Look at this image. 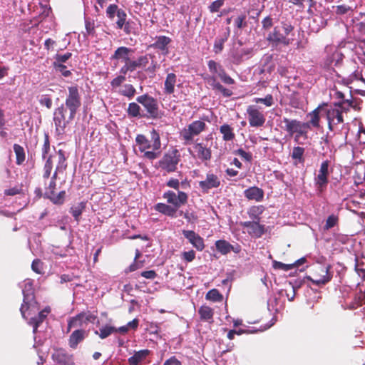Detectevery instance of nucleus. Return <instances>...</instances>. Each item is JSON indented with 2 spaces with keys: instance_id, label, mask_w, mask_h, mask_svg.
<instances>
[{
  "instance_id": "nucleus-1",
  "label": "nucleus",
  "mask_w": 365,
  "mask_h": 365,
  "mask_svg": "<svg viewBox=\"0 0 365 365\" xmlns=\"http://www.w3.org/2000/svg\"><path fill=\"white\" fill-rule=\"evenodd\" d=\"M163 197L167 200L169 204L173 206L165 204L158 203L155 206V210L170 217H175L178 208L185 205L187 202L188 195L183 191H178V194L175 192L168 190L163 194Z\"/></svg>"
},
{
  "instance_id": "nucleus-2",
  "label": "nucleus",
  "mask_w": 365,
  "mask_h": 365,
  "mask_svg": "<svg viewBox=\"0 0 365 365\" xmlns=\"http://www.w3.org/2000/svg\"><path fill=\"white\" fill-rule=\"evenodd\" d=\"M136 145L138 150L143 153V157L148 160H154L160 155L161 142L159 133L153 129L150 133V139L146 136L139 134L135 138Z\"/></svg>"
},
{
  "instance_id": "nucleus-3",
  "label": "nucleus",
  "mask_w": 365,
  "mask_h": 365,
  "mask_svg": "<svg viewBox=\"0 0 365 365\" xmlns=\"http://www.w3.org/2000/svg\"><path fill=\"white\" fill-rule=\"evenodd\" d=\"M294 26L287 21H281L279 24L276 25L272 31L269 32L267 37V41L273 46L283 45L289 46L292 39L288 36L294 31Z\"/></svg>"
},
{
  "instance_id": "nucleus-4",
  "label": "nucleus",
  "mask_w": 365,
  "mask_h": 365,
  "mask_svg": "<svg viewBox=\"0 0 365 365\" xmlns=\"http://www.w3.org/2000/svg\"><path fill=\"white\" fill-rule=\"evenodd\" d=\"M282 122L284 125L282 126V129L285 130L290 136L294 135V140L298 141L300 137L307 138V133L310 130L309 123H304L297 119H290L288 118H284Z\"/></svg>"
},
{
  "instance_id": "nucleus-5",
  "label": "nucleus",
  "mask_w": 365,
  "mask_h": 365,
  "mask_svg": "<svg viewBox=\"0 0 365 365\" xmlns=\"http://www.w3.org/2000/svg\"><path fill=\"white\" fill-rule=\"evenodd\" d=\"M136 101L145 108L146 118L160 119L163 115V112L160 110L158 100L148 93L143 94L136 98Z\"/></svg>"
},
{
  "instance_id": "nucleus-6",
  "label": "nucleus",
  "mask_w": 365,
  "mask_h": 365,
  "mask_svg": "<svg viewBox=\"0 0 365 365\" xmlns=\"http://www.w3.org/2000/svg\"><path fill=\"white\" fill-rule=\"evenodd\" d=\"M331 268L330 264H318L313 268L311 275L307 276L306 278L314 285L323 286L330 282L332 278Z\"/></svg>"
},
{
  "instance_id": "nucleus-7",
  "label": "nucleus",
  "mask_w": 365,
  "mask_h": 365,
  "mask_svg": "<svg viewBox=\"0 0 365 365\" xmlns=\"http://www.w3.org/2000/svg\"><path fill=\"white\" fill-rule=\"evenodd\" d=\"M207 129L206 123L202 120H195L183 128L180 133V138L184 145H190L194 142V137L199 135Z\"/></svg>"
},
{
  "instance_id": "nucleus-8",
  "label": "nucleus",
  "mask_w": 365,
  "mask_h": 365,
  "mask_svg": "<svg viewBox=\"0 0 365 365\" xmlns=\"http://www.w3.org/2000/svg\"><path fill=\"white\" fill-rule=\"evenodd\" d=\"M24 299L20 307V312L24 319H27L26 314L31 315L35 312L36 302L32 291V283L26 282L23 289Z\"/></svg>"
},
{
  "instance_id": "nucleus-9",
  "label": "nucleus",
  "mask_w": 365,
  "mask_h": 365,
  "mask_svg": "<svg viewBox=\"0 0 365 365\" xmlns=\"http://www.w3.org/2000/svg\"><path fill=\"white\" fill-rule=\"evenodd\" d=\"M68 91L65 105L66 108L69 110V120H73L81 106V98L77 86H69Z\"/></svg>"
},
{
  "instance_id": "nucleus-10",
  "label": "nucleus",
  "mask_w": 365,
  "mask_h": 365,
  "mask_svg": "<svg viewBox=\"0 0 365 365\" xmlns=\"http://www.w3.org/2000/svg\"><path fill=\"white\" fill-rule=\"evenodd\" d=\"M180 158V153L178 149L168 150L158 161L159 168L168 173H174L177 170Z\"/></svg>"
},
{
  "instance_id": "nucleus-11",
  "label": "nucleus",
  "mask_w": 365,
  "mask_h": 365,
  "mask_svg": "<svg viewBox=\"0 0 365 365\" xmlns=\"http://www.w3.org/2000/svg\"><path fill=\"white\" fill-rule=\"evenodd\" d=\"M330 162L324 160L322 163L319 173L314 179L316 190L318 193H322L327 187L329 180V167Z\"/></svg>"
},
{
  "instance_id": "nucleus-12",
  "label": "nucleus",
  "mask_w": 365,
  "mask_h": 365,
  "mask_svg": "<svg viewBox=\"0 0 365 365\" xmlns=\"http://www.w3.org/2000/svg\"><path fill=\"white\" fill-rule=\"evenodd\" d=\"M52 360L59 365H74V356L61 347L53 348L51 354Z\"/></svg>"
},
{
  "instance_id": "nucleus-13",
  "label": "nucleus",
  "mask_w": 365,
  "mask_h": 365,
  "mask_svg": "<svg viewBox=\"0 0 365 365\" xmlns=\"http://www.w3.org/2000/svg\"><path fill=\"white\" fill-rule=\"evenodd\" d=\"M106 13L107 17L110 20H113L115 16H117L118 20L116 21V26L118 29H122L123 26L125 25V22H127V14L125 11L123 9H120L117 4H110L107 7Z\"/></svg>"
},
{
  "instance_id": "nucleus-14",
  "label": "nucleus",
  "mask_w": 365,
  "mask_h": 365,
  "mask_svg": "<svg viewBox=\"0 0 365 365\" xmlns=\"http://www.w3.org/2000/svg\"><path fill=\"white\" fill-rule=\"evenodd\" d=\"M207 66L210 72L212 75H217L224 83L227 85H232L235 83V80L226 73L225 70L220 63H217L214 60H210L207 62Z\"/></svg>"
},
{
  "instance_id": "nucleus-15",
  "label": "nucleus",
  "mask_w": 365,
  "mask_h": 365,
  "mask_svg": "<svg viewBox=\"0 0 365 365\" xmlns=\"http://www.w3.org/2000/svg\"><path fill=\"white\" fill-rule=\"evenodd\" d=\"M324 110L326 113L327 120L328 121V128L329 130H334L336 125L343 123L344 118L341 110L335 108H325Z\"/></svg>"
},
{
  "instance_id": "nucleus-16",
  "label": "nucleus",
  "mask_w": 365,
  "mask_h": 365,
  "mask_svg": "<svg viewBox=\"0 0 365 365\" xmlns=\"http://www.w3.org/2000/svg\"><path fill=\"white\" fill-rule=\"evenodd\" d=\"M247 113L250 126L261 127L264 124L266 119L264 114L255 106H248Z\"/></svg>"
},
{
  "instance_id": "nucleus-17",
  "label": "nucleus",
  "mask_w": 365,
  "mask_h": 365,
  "mask_svg": "<svg viewBox=\"0 0 365 365\" xmlns=\"http://www.w3.org/2000/svg\"><path fill=\"white\" fill-rule=\"evenodd\" d=\"M56 182L50 181L48 187H46L45 197L49 199L53 204L62 205L65 200L66 192L61 191L56 193Z\"/></svg>"
},
{
  "instance_id": "nucleus-18",
  "label": "nucleus",
  "mask_w": 365,
  "mask_h": 365,
  "mask_svg": "<svg viewBox=\"0 0 365 365\" xmlns=\"http://www.w3.org/2000/svg\"><path fill=\"white\" fill-rule=\"evenodd\" d=\"M66 110L63 105L57 108L53 113V121L57 131L63 132L66 125L71 121L69 118L66 120Z\"/></svg>"
},
{
  "instance_id": "nucleus-19",
  "label": "nucleus",
  "mask_w": 365,
  "mask_h": 365,
  "mask_svg": "<svg viewBox=\"0 0 365 365\" xmlns=\"http://www.w3.org/2000/svg\"><path fill=\"white\" fill-rule=\"evenodd\" d=\"M241 225L247 228L248 234L255 238L261 237L266 232L264 225L257 221L242 222Z\"/></svg>"
},
{
  "instance_id": "nucleus-20",
  "label": "nucleus",
  "mask_w": 365,
  "mask_h": 365,
  "mask_svg": "<svg viewBox=\"0 0 365 365\" xmlns=\"http://www.w3.org/2000/svg\"><path fill=\"white\" fill-rule=\"evenodd\" d=\"M85 317L86 322H93L97 317L92 314H86L85 312H81L73 317H71L68 321L67 332H69L73 327H82V319Z\"/></svg>"
},
{
  "instance_id": "nucleus-21",
  "label": "nucleus",
  "mask_w": 365,
  "mask_h": 365,
  "mask_svg": "<svg viewBox=\"0 0 365 365\" xmlns=\"http://www.w3.org/2000/svg\"><path fill=\"white\" fill-rule=\"evenodd\" d=\"M220 185V180L219 177L212 173L206 175L205 180L199 182V187L203 192H208L210 190L217 188Z\"/></svg>"
},
{
  "instance_id": "nucleus-22",
  "label": "nucleus",
  "mask_w": 365,
  "mask_h": 365,
  "mask_svg": "<svg viewBox=\"0 0 365 365\" xmlns=\"http://www.w3.org/2000/svg\"><path fill=\"white\" fill-rule=\"evenodd\" d=\"M183 236L189 241V242L197 250L202 251L205 248L204 240L197 233L193 230L182 231Z\"/></svg>"
},
{
  "instance_id": "nucleus-23",
  "label": "nucleus",
  "mask_w": 365,
  "mask_h": 365,
  "mask_svg": "<svg viewBox=\"0 0 365 365\" xmlns=\"http://www.w3.org/2000/svg\"><path fill=\"white\" fill-rule=\"evenodd\" d=\"M88 336V332L82 329L73 331L68 339V346L73 349H76L78 345L81 343Z\"/></svg>"
},
{
  "instance_id": "nucleus-24",
  "label": "nucleus",
  "mask_w": 365,
  "mask_h": 365,
  "mask_svg": "<svg viewBox=\"0 0 365 365\" xmlns=\"http://www.w3.org/2000/svg\"><path fill=\"white\" fill-rule=\"evenodd\" d=\"M193 148L196 153L195 157L200 160L207 161L211 159V149L210 148H207L202 143H195Z\"/></svg>"
},
{
  "instance_id": "nucleus-25",
  "label": "nucleus",
  "mask_w": 365,
  "mask_h": 365,
  "mask_svg": "<svg viewBox=\"0 0 365 365\" xmlns=\"http://www.w3.org/2000/svg\"><path fill=\"white\" fill-rule=\"evenodd\" d=\"M133 53H134L133 49L126 46H120L115 51L111 59L121 60L127 63V62H131L130 54Z\"/></svg>"
},
{
  "instance_id": "nucleus-26",
  "label": "nucleus",
  "mask_w": 365,
  "mask_h": 365,
  "mask_svg": "<svg viewBox=\"0 0 365 365\" xmlns=\"http://www.w3.org/2000/svg\"><path fill=\"white\" fill-rule=\"evenodd\" d=\"M264 190L257 186H252L244 191L245 197L249 200L260 202L264 198Z\"/></svg>"
},
{
  "instance_id": "nucleus-27",
  "label": "nucleus",
  "mask_w": 365,
  "mask_h": 365,
  "mask_svg": "<svg viewBox=\"0 0 365 365\" xmlns=\"http://www.w3.org/2000/svg\"><path fill=\"white\" fill-rule=\"evenodd\" d=\"M58 154V164L56 168V170L51 176V181L56 182L58 178V172H63L67 168L66 158L65 156V152L60 149L57 152Z\"/></svg>"
},
{
  "instance_id": "nucleus-28",
  "label": "nucleus",
  "mask_w": 365,
  "mask_h": 365,
  "mask_svg": "<svg viewBox=\"0 0 365 365\" xmlns=\"http://www.w3.org/2000/svg\"><path fill=\"white\" fill-rule=\"evenodd\" d=\"M177 83V76L174 73H169L165 77L163 92L166 95H171L175 92V86Z\"/></svg>"
},
{
  "instance_id": "nucleus-29",
  "label": "nucleus",
  "mask_w": 365,
  "mask_h": 365,
  "mask_svg": "<svg viewBox=\"0 0 365 365\" xmlns=\"http://www.w3.org/2000/svg\"><path fill=\"white\" fill-rule=\"evenodd\" d=\"M49 310L44 309L43 310L38 312V315L31 317L29 322V324L33 327V331L36 333L38 327L43 323L48 314Z\"/></svg>"
},
{
  "instance_id": "nucleus-30",
  "label": "nucleus",
  "mask_w": 365,
  "mask_h": 365,
  "mask_svg": "<svg viewBox=\"0 0 365 365\" xmlns=\"http://www.w3.org/2000/svg\"><path fill=\"white\" fill-rule=\"evenodd\" d=\"M128 115L130 118H145V115L142 110L138 103H130L126 110Z\"/></svg>"
},
{
  "instance_id": "nucleus-31",
  "label": "nucleus",
  "mask_w": 365,
  "mask_h": 365,
  "mask_svg": "<svg viewBox=\"0 0 365 365\" xmlns=\"http://www.w3.org/2000/svg\"><path fill=\"white\" fill-rule=\"evenodd\" d=\"M198 314L202 321L209 323L213 322L214 310L207 305L201 306L198 309Z\"/></svg>"
},
{
  "instance_id": "nucleus-32",
  "label": "nucleus",
  "mask_w": 365,
  "mask_h": 365,
  "mask_svg": "<svg viewBox=\"0 0 365 365\" xmlns=\"http://www.w3.org/2000/svg\"><path fill=\"white\" fill-rule=\"evenodd\" d=\"M149 58H155V56L152 54H146L144 56H139L137 60L132 61L130 62L133 71H135L137 68H145L149 63Z\"/></svg>"
},
{
  "instance_id": "nucleus-33",
  "label": "nucleus",
  "mask_w": 365,
  "mask_h": 365,
  "mask_svg": "<svg viewBox=\"0 0 365 365\" xmlns=\"http://www.w3.org/2000/svg\"><path fill=\"white\" fill-rule=\"evenodd\" d=\"M170 42L171 39L169 37L165 36H160L157 37L155 42L150 45V47L168 53V45Z\"/></svg>"
},
{
  "instance_id": "nucleus-34",
  "label": "nucleus",
  "mask_w": 365,
  "mask_h": 365,
  "mask_svg": "<svg viewBox=\"0 0 365 365\" xmlns=\"http://www.w3.org/2000/svg\"><path fill=\"white\" fill-rule=\"evenodd\" d=\"M324 106L319 105L317 108L310 112L308 115L310 117V120L309 122H304V123H309V127L312 125L314 128L319 127L320 117L319 113L320 110H324Z\"/></svg>"
},
{
  "instance_id": "nucleus-35",
  "label": "nucleus",
  "mask_w": 365,
  "mask_h": 365,
  "mask_svg": "<svg viewBox=\"0 0 365 365\" xmlns=\"http://www.w3.org/2000/svg\"><path fill=\"white\" fill-rule=\"evenodd\" d=\"M150 354V350L143 349L135 351L133 356L128 358V363L130 365H138L141 361L145 359Z\"/></svg>"
},
{
  "instance_id": "nucleus-36",
  "label": "nucleus",
  "mask_w": 365,
  "mask_h": 365,
  "mask_svg": "<svg viewBox=\"0 0 365 365\" xmlns=\"http://www.w3.org/2000/svg\"><path fill=\"white\" fill-rule=\"evenodd\" d=\"M215 247L217 250L223 255L230 253L233 248V246L225 240H219L215 242Z\"/></svg>"
},
{
  "instance_id": "nucleus-37",
  "label": "nucleus",
  "mask_w": 365,
  "mask_h": 365,
  "mask_svg": "<svg viewBox=\"0 0 365 365\" xmlns=\"http://www.w3.org/2000/svg\"><path fill=\"white\" fill-rule=\"evenodd\" d=\"M113 333H116V327L110 324H106L105 326L102 327L99 331H95V334H98L101 339H104L108 337Z\"/></svg>"
},
{
  "instance_id": "nucleus-38",
  "label": "nucleus",
  "mask_w": 365,
  "mask_h": 365,
  "mask_svg": "<svg viewBox=\"0 0 365 365\" xmlns=\"http://www.w3.org/2000/svg\"><path fill=\"white\" fill-rule=\"evenodd\" d=\"M220 131L222 134V139L225 141L232 140L235 137L233 129L228 124L221 125Z\"/></svg>"
},
{
  "instance_id": "nucleus-39",
  "label": "nucleus",
  "mask_w": 365,
  "mask_h": 365,
  "mask_svg": "<svg viewBox=\"0 0 365 365\" xmlns=\"http://www.w3.org/2000/svg\"><path fill=\"white\" fill-rule=\"evenodd\" d=\"M14 151L16 155V163L18 165H22L26 159V154L24 148L21 145L15 143L14 145Z\"/></svg>"
},
{
  "instance_id": "nucleus-40",
  "label": "nucleus",
  "mask_w": 365,
  "mask_h": 365,
  "mask_svg": "<svg viewBox=\"0 0 365 365\" xmlns=\"http://www.w3.org/2000/svg\"><path fill=\"white\" fill-rule=\"evenodd\" d=\"M205 299L214 302H220L223 299V296L217 289H212L206 294Z\"/></svg>"
},
{
  "instance_id": "nucleus-41",
  "label": "nucleus",
  "mask_w": 365,
  "mask_h": 365,
  "mask_svg": "<svg viewBox=\"0 0 365 365\" xmlns=\"http://www.w3.org/2000/svg\"><path fill=\"white\" fill-rule=\"evenodd\" d=\"M86 205V203L85 202H81L78 205L73 206L71 208L70 212L77 222L79 221V217L81 215L83 211L85 210Z\"/></svg>"
},
{
  "instance_id": "nucleus-42",
  "label": "nucleus",
  "mask_w": 365,
  "mask_h": 365,
  "mask_svg": "<svg viewBox=\"0 0 365 365\" xmlns=\"http://www.w3.org/2000/svg\"><path fill=\"white\" fill-rule=\"evenodd\" d=\"M333 8L335 9L334 11L336 15H351L353 12L352 7L346 4L338 5Z\"/></svg>"
},
{
  "instance_id": "nucleus-43",
  "label": "nucleus",
  "mask_w": 365,
  "mask_h": 365,
  "mask_svg": "<svg viewBox=\"0 0 365 365\" xmlns=\"http://www.w3.org/2000/svg\"><path fill=\"white\" fill-rule=\"evenodd\" d=\"M292 4L304 8V3L308 2L309 7H308V12L312 13V9L315 7L316 6V1L314 0H290L289 1Z\"/></svg>"
},
{
  "instance_id": "nucleus-44",
  "label": "nucleus",
  "mask_w": 365,
  "mask_h": 365,
  "mask_svg": "<svg viewBox=\"0 0 365 365\" xmlns=\"http://www.w3.org/2000/svg\"><path fill=\"white\" fill-rule=\"evenodd\" d=\"M262 212H263V207L262 205L252 206L248 211V215H249L250 217L253 220V221L259 222V215L262 214Z\"/></svg>"
},
{
  "instance_id": "nucleus-45",
  "label": "nucleus",
  "mask_w": 365,
  "mask_h": 365,
  "mask_svg": "<svg viewBox=\"0 0 365 365\" xmlns=\"http://www.w3.org/2000/svg\"><path fill=\"white\" fill-rule=\"evenodd\" d=\"M228 36L229 33L227 34H225L224 37L217 38L215 39L213 46V51L215 53H219L222 51L224 48V43L227 40Z\"/></svg>"
},
{
  "instance_id": "nucleus-46",
  "label": "nucleus",
  "mask_w": 365,
  "mask_h": 365,
  "mask_svg": "<svg viewBox=\"0 0 365 365\" xmlns=\"http://www.w3.org/2000/svg\"><path fill=\"white\" fill-rule=\"evenodd\" d=\"M304 148L300 146H295L293 148L291 157L293 160H297L302 163L304 161L303 155L304 153Z\"/></svg>"
},
{
  "instance_id": "nucleus-47",
  "label": "nucleus",
  "mask_w": 365,
  "mask_h": 365,
  "mask_svg": "<svg viewBox=\"0 0 365 365\" xmlns=\"http://www.w3.org/2000/svg\"><path fill=\"white\" fill-rule=\"evenodd\" d=\"M136 90L131 84H125L120 90V93L128 98H132L135 94Z\"/></svg>"
},
{
  "instance_id": "nucleus-48",
  "label": "nucleus",
  "mask_w": 365,
  "mask_h": 365,
  "mask_svg": "<svg viewBox=\"0 0 365 365\" xmlns=\"http://www.w3.org/2000/svg\"><path fill=\"white\" fill-rule=\"evenodd\" d=\"M338 223H339V217L334 214L330 215L326 220V223H325V225L324 226V229L325 230H329L331 228L337 225Z\"/></svg>"
},
{
  "instance_id": "nucleus-49",
  "label": "nucleus",
  "mask_w": 365,
  "mask_h": 365,
  "mask_svg": "<svg viewBox=\"0 0 365 365\" xmlns=\"http://www.w3.org/2000/svg\"><path fill=\"white\" fill-rule=\"evenodd\" d=\"M256 103H262L267 107H270L274 104V98L271 94H267L264 98H255L253 100Z\"/></svg>"
},
{
  "instance_id": "nucleus-50",
  "label": "nucleus",
  "mask_w": 365,
  "mask_h": 365,
  "mask_svg": "<svg viewBox=\"0 0 365 365\" xmlns=\"http://www.w3.org/2000/svg\"><path fill=\"white\" fill-rule=\"evenodd\" d=\"M53 66L56 71L60 72L64 77H68L71 75V71L68 70L66 66L63 64L53 63Z\"/></svg>"
},
{
  "instance_id": "nucleus-51",
  "label": "nucleus",
  "mask_w": 365,
  "mask_h": 365,
  "mask_svg": "<svg viewBox=\"0 0 365 365\" xmlns=\"http://www.w3.org/2000/svg\"><path fill=\"white\" fill-rule=\"evenodd\" d=\"M49 150H50L49 135L48 133H44L43 145L41 148L42 158L43 159L46 158V156L48 153Z\"/></svg>"
},
{
  "instance_id": "nucleus-52",
  "label": "nucleus",
  "mask_w": 365,
  "mask_h": 365,
  "mask_svg": "<svg viewBox=\"0 0 365 365\" xmlns=\"http://www.w3.org/2000/svg\"><path fill=\"white\" fill-rule=\"evenodd\" d=\"M32 270L37 274L43 273V263L38 259H36L31 264Z\"/></svg>"
},
{
  "instance_id": "nucleus-53",
  "label": "nucleus",
  "mask_w": 365,
  "mask_h": 365,
  "mask_svg": "<svg viewBox=\"0 0 365 365\" xmlns=\"http://www.w3.org/2000/svg\"><path fill=\"white\" fill-rule=\"evenodd\" d=\"M272 267L274 269H280L284 271H289L292 269V264H284L277 260L272 262Z\"/></svg>"
},
{
  "instance_id": "nucleus-54",
  "label": "nucleus",
  "mask_w": 365,
  "mask_h": 365,
  "mask_svg": "<svg viewBox=\"0 0 365 365\" xmlns=\"http://www.w3.org/2000/svg\"><path fill=\"white\" fill-rule=\"evenodd\" d=\"M72 56V53L70 52H67L65 54H56L54 57L55 61L53 63H58V64H63L66 61H68Z\"/></svg>"
},
{
  "instance_id": "nucleus-55",
  "label": "nucleus",
  "mask_w": 365,
  "mask_h": 365,
  "mask_svg": "<svg viewBox=\"0 0 365 365\" xmlns=\"http://www.w3.org/2000/svg\"><path fill=\"white\" fill-rule=\"evenodd\" d=\"M203 78L213 90H215V85L220 84V83L217 81V77L215 75H206L203 76Z\"/></svg>"
},
{
  "instance_id": "nucleus-56",
  "label": "nucleus",
  "mask_w": 365,
  "mask_h": 365,
  "mask_svg": "<svg viewBox=\"0 0 365 365\" xmlns=\"http://www.w3.org/2000/svg\"><path fill=\"white\" fill-rule=\"evenodd\" d=\"M225 0H216L213 1L209 6V10L211 13L217 12L223 6Z\"/></svg>"
},
{
  "instance_id": "nucleus-57",
  "label": "nucleus",
  "mask_w": 365,
  "mask_h": 365,
  "mask_svg": "<svg viewBox=\"0 0 365 365\" xmlns=\"http://www.w3.org/2000/svg\"><path fill=\"white\" fill-rule=\"evenodd\" d=\"M235 153L237 155H240L241 157V158H242L243 160H245L247 162H251L252 160V153H247L242 148L237 149Z\"/></svg>"
},
{
  "instance_id": "nucleus-58",
  "label": "nucleus",
  "mask_w": 365,
  "mask_h": 365,
  "mask_svg": "<svg viewBox=\"0 0 365 365\" xmlns=\"http://www.w3.org/2000/svg\"><path fill=\"white\" fill-rule=\"evenodd\" d=\"M159 68L160 64L156 61L153 60V58H152L150 66L145 68V71L148 73H151L153 76H154L155 75L157 70H158Z\"/></svg>"
},
{
  "instance_id": "nucleus-59",
  "label": "nucleus",
  "mask_w": 365,
  "mask_h": 365,
  "mask_svg": "<svg viewBox=\"0 0 365 365\" xmlns=\"http://www.w3.org/2000/svg\"><path fill=\"white\" fill-rule=\"evenodd\" d=\"M284 292L285 296L287 297L288 300L292 302L294 300L295 297V288L293 286L289 287V291L287 289H282L280 293L283 294Z\"/></svg>"
},
{
  "instance_id": "nucleus-60",
  "label": "nucleus",
  "mask_w": 365,
  "mask_h": 365,
  "mask_svg": "<svg viewBox=\"0 0 365 365\" xmlns=\"http://www.w3.org/2000/svg\"><path fill=\"white\" fill-rule=\"evenodd\" d=\"M182 258L187 262H191L195 258V252L192 250L187 252H183L182 253Z\"/></svg>"
},
{
  "instance_id": "nucleus-61",
  "label": "nucleus",
  "mask_w": 365,
  "mask_h": 365,
  "mask_svg": "<svg viewBox=\"0 0 365 365\" xmlns=\"http://www.w3.org/2000/svg\"><path fill=\"white\" fill-rule=\"evenodd\" d=\"M215 91H220L224 97H230L232 91L224 87L221 83L215 85Z\"/></svg>"
},
{
  "instance_id": "nucleus-62",
  "label": "nucleus",
  "mask_w": 365,
  "mask_h": 365,
  "mask_svg": "<svg viewBox=\"0 0 365 365\" xmlns=\"http://www.w3.org/2000/svg\"><path fill=\"white\" fill-rule=\"evenodd\" d=\"M39 103L41 106H46L48 109H50L52 106V99L48 95L41 96Z\"/></svg>"
},
{
  "instance_id": "nucleus-63",
  "label": "nucleus",
  "mask_w": 365,
  "mask_h": 365,
  "mask_svg": "<svg viewBox=\"0 0 365 365\" xmlns=\"http://www.w3.org/2000/svg\"><path fill=\"white\" fill-rule=\"evenodd\" d=\"M22 192L21 187H14L4 190V195L7 196H14L17 194H20Z\"/></svg>"
},
{
  "instance_id": "nucleus-64",
  "label": "nucleus",
  "mask_w": 365,
  "mask_h": 365,
  "mask_svg": "<svg viewBox=\"0 0 365 365\" xmlns=\"http://www.w3.org/2000/svg\"><path fill=\"white\" fill-rule=\"evenodd\" d=\"M232 58L234 63H240L243 59L242 54H241L240 51L234 50L232 53Z\"/></svg>"
}]
</instances>
